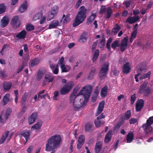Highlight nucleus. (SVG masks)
Returning <instances> with one entry per match:
<instances>
[{
  "mask_svg": "<svg viewBox=\"0 0 153 153\" xmlns=\"http://www.w3.org/2000/svg\"><path fill=\"white\" fill-rule=\"evenodd\" d=\"M27 7V2H25L20 7L19 10V11L21 13L24 12L26 10Z\"/></svg>",
  "mask_w": 153,
  "mask_h": 153,
  "instance_id": "473e14b6",
  "label": "nucleus"
},
{
  "mask_svg": "<svg viewBox=\"0 0 153 153\" xmlns=\"http://www.w3.org/2000/svg\"><path fill=\"white\" fill-rule=\"evenodd\" d=\"M106 13H105V17L107 19H109L112 13V10L110 7H108L106 11Z\"/></svg>",
  "mask_w": 153,
  "mask_h": 153,
  "instance_id": "72a5a7b5",
  "label": "nucleus"
},
{
  "mask_svg": "<svg viewBox=\"0 0 153 153\" xmlns=\"http://www.w3.org/2000/svg\"><path fill=\"white\" fill-rule=\"evenodd\" d=\"M112 40V39L111 38H110L107 40L106 44V48L108 50V51L111 50V43Z\"/></svg>",
  "mask_w": 153,
  "mask_h": 153,
  "instance_id": "a18cd8bd",
  "label": "nucleus"
},
{
  "mask_svg": "<svg viewBox=\"0 0 153 153\" xmlns=\"http://www.w3.org/2000/svg\"><path fill=\"white\" fill-rule=\"evenodd\" d=\"M59 23V22L58 21L53 22L50 24L48 28L49 29H51L55 28L58 25Z\"/></svg>",
  "mask_w": 153,
  "mask_h": 153,
  "instance_id": "a19ab883",
  "label": "nucleus"
},
{
  "mask_svg": "<svg viewBox=\"0 0 153 153\" xmlns=\"http://www.w3.org/2000/svg\"><path fill=\"white\" fill-rule=\"evenodd\" d=\"M131 104L132 105L134 104L136 99V94H134L131 97Z\"/></svg>",
  "mask_w": 153,
  "mask_h": 153,
  "instance_id": "052dcab7",
  "label": "nucleus"
},
{
  "mask_svg": "<svg viewBox=\"0 0 153 153\" xmlns=\"http://www.w3.org/2000/svg\"><path fill=\"white\" fill-rule=\"evenodd\" d=\"M59 10V7L55 6L51 8L50 13H49L47 16L48 21H50L53 19L57 15Z\"/></svg>",
  "mask_w": 153,
  "mask_h": 153,
  "instance_id": "0eeeda50",
  "label": "nucleus"
},
{
  "mask_svg": "<svg viewBox=\"0 0 153 153\" xmlns=\"http://www.w3.org/2000/svg\"><path fill=\"white\" fill-rule=\"evenodd\" d=\"M27 34L26 31L25 30H23L16 35V36L19 39H23L25 38Z\"/></svg>",
  "mask_w": 153,
  "mask_h": 153,
  "instance_id": "5701e85b",
  "label": "nucleus"
},
{
  "mask_svg": "<svg viewBox=\"0 0 153 153\" xmlns=\"http://www.w3.org/2000/svg\"><path fill=\"white\" fill-rule=\"evenodd\" d=\"M100 53V51L98 49H96L94 52L92 59L93 62H95L98 58Z\"/></svg>",
  "mask_w": 153,
  "mask_h": 153,
  "instance_id": "4c0bfd02",
  "label": "nucleus"
},
{
  "mask_svg": "<svg viewBox=\"0 0 153 153\" xmlns=\"http://www.w3.org/2000/svg\"><path fill=\"white\" fill-rule=\"evenodd\" d=\"M153 123V116L151 117L146 120V123L143 124L142 127L146 134H148L153 130L151 125Z\"/></svg>",
  "mask_w": 153,
  "mask_h": 153,
  "instance_id": "20e7f679",
  "label": "nucleus"
},
{
  "mask_svg": "<svg viewBox=\"0 0 153 153\" xmlns=\"http://www.w3.org/2000/svg\"><path fill=\"white\" fill-rule=\"evenodd\" d=\"M26 63L22 62L21 65L19 66L17 70V73H19L25 67Z\"/></svg>",
  "mask_w": 153,
  "mask_h": 153,
  "instance_id": "3c124183",
  "label": "nucleus"
},
{
  "mask_svg": "<svg viewBox=\"0 0 153 153\" xmlns=\"http://www.w3.org/2000/svg\"><path fill=\"white\" fill-rule=\"evenodd\" d=\"M34 29V27L33 25H31L30 24H28L26 26V29L29 31H31L33 30Z\"/></svg>",
  "mask_w": 153,
  "mask_h": 153,
  "instance_id": "4d7b16f0",
  "label": "nucleus"
},
{
  "mask_svg": "<svg viewBox=\"0 0 153 153\" xmlns=\"http://www.w3.org/2000/svg\"><path fill=\"white\" fill-rule=\"evenodd\" d=\"M8 45L7 44H5L4 45V46H3V48H2L0 52L1 54L2 55H3V54L4 52V49L8 48Z\"/></svg>",
  "mask_w": 153,
  "mask_h": 153,
  "instance_id": "e2e57ef3",
  "label": "nucleus"
},
{
  "mask_svg": "<svg viewBox=\"0 0 153 153\" xmlns=\"http://www.w3.org/2000/svg\"><path fill=\"white\" fill-rule=\"evenodd\" d=\"M105 39L104 36H102L98 44V46L100 48H103L105 45Z\"/></svg>",
  "mask_w": 153,
  "mask_h": 153,
  "instance_id": "c756f323",
  "label": "nucleus"
},
{
  "mask_svg": "<svg viewBox=\"0 0 153 153\" xmlns=\"http://www.w3.org/2000/svg\"><path fill=\"white\" fill-rule=\"evenodd\" d=\"M94 123L95 126L97 127H98L101 125L104 124L105 123V121L103 120H99L97 118L95 120Z\"/></svg>",
  "mask_w": 153,
  "mask_h": 153,
  "instance_id": "f704fd0d",
  "label": "nucleus"
},
{
  "mask_svg": "<svg viewBox=\"0 0 153 153\" xmlns=\"http://www.w3.org/2000/svg\"><path fill=\"white\" fill-rule=\"evenodd\" d=\"M119 73V71L116 68H115L113 70H111V74L114 76H117Z\"/></svg>",
  "mask_w": 153,
  "mask_h": 153,
  "instance_id": "de8ad7c7",
  "label": "nucleus"
},
{
  "mask_svg": "<svg viewBox=\"0 0 153 153\" xmlns=\"http://www.w3.org/2000/svg\"><path fill=\"white\" fill-rule=\"evenodd\" d=\"M137 121L136 119L132 118L129 120V123L130 124H133L136 123Z\"/></svg>",
  "mask_w": 153,
  "mask_h": 153,
  "instance_id": "338daca9",
  "label": "nucleus"
},
{
  "mask_svg": "<svg viewBox=\"0 0 153 153\" xmlns=\"http://www.w3.org/2000/svg\"><path fill=\"white\" fill-rule=\"evenodd\" d=\"M6 7L4 4H0V14L3 13L5 11Z\"/></svg>",
  "mask_w": 153,
  "mask_h": 153,
  "instance_id": "603ef678",
  "label": "nucleus"
},
{
  "mask_svg": "<svg viewBox=\"0 0 153 153\" xmlns=\"http://www.w3.org/2000/svg\"><path fill=\"white\" fill-rule=\"evenodd\" d=\"M40 59L37 58L33 59L30 61V65L32 67H33L35 65H37L39 63Z\"/></svg>",
  "mask_w": 153,
  "mask_h": 153,
  "instance_id": "ea45409f",
  "label": "nucleus"
},
{
  "mask_svg": "<svg viewBox=\"0 0 153 153\" xmlns=\"http://www.w3.org/2000/svg\"><path fill=\"white\" fill-rule=\"evenodd\" d=\"M38 113L36 112H33L29 117L28 119V122L29 125L35 123L36 120L37 118Z\"/></svg>",
  "mask_w": 153,
  "mask_h": 153,
  "instance_id": "9b49d317",
  "label": "nucleus"
},
{
  "mask_svg": "<svg viewBox=\"0 0 153 153\" xmlns=\"http://www.w3.org/2000/svg\"><path fill=\"white\" fill-rule=\"evenodd\" d=\"M7 76L6 71L5 70H1L0 71V76L1 78H4Z\"/></svg>",
  "mask_w": 153,
  "mask_h": 153,
  "instance_id": "49530a36",
  "label": "nucleus"
},
{
  "mask_svg": "<svg viewBox=\"0 0 153 153\" xmlns=\"http://www.w3.org/2000/svg\"><path fill=\"white\" fill-rule=\"evenodd\" d=\"M128 40V36L125 37L121 40L120 46V49L121 52H123L127 48Z\"/></svg>",
  "mask_w": 153,
  "mask_h": 153,
  "instance_id": "9d476101",
  "label": "nucleus"
},
{
  "mask_svg": "<svg viewBox=\"0 0 153 153\" xmlns=\"http://www.w3.org/2000/svg\"><path fill=\"white\" fill-rule=\"evenodd\" d=\"M131 115V110H128L125 113L124 119L127 120H128L130 117Z\"/></svg>",
  "mask_w": 153,
  "mask_h": 153,
  "instance_id": "79ce46f5",
  "label": "nucleus"
},
{
  "mask_svg": "<svg viewBox=\"0 0 153 153\" xmlns=\"http://www.w3.org/2000/svg\"><path fill=\"white\" fill-rule=\"evenodd\" d=\"M45 73V72L44 70L40 69L38 72L36 76V80H39L41 79L43 77Z\"/></svg>",
  "mask_w": 153,
  "mask_h": 153,
  "instance_id": "bb28decb",
  "label": "nucleus"
},
{
  "mask_svg": "<svg viewBox=\"0 0 153 153\" xmlns=\"http://www.w3.org/2000/svg\"><path fill=\"white\" fill-rule=\"evenodd\" d=\"M12 83L8 82H4L3 83L2 86L3 90L4 91H9L12 86Z\"/></svg>",
  "mask_w": 153,
  "mask_h": 153,
  "instance_id": "f3484780",
  "label": "nucleus"
},
{
  "mask_svg": "<svg viewBox=\"0 0 153 153\" xmlns=\"http://www.w3.org/2000/svg\"><path fill=\"white\" fill-rule=\"evenodd\" d=\"M131 3V0H125V1L123 3L124 5L126 6V8H128L130 6V5Z\"/></svg>",
  "mask_w": 153,
  "mask_h": 153,
  "instance_id": "bf43d9fd",
  "label": "nucleus"
},
{
  "mask_svg": "<svg viewBox=\"0 0 153 153\" xmlns=\"http://www.w3.org/2000/svg\"><path fill=\"white\" fill-rule=\"evenodd\" d=\"M148 82L144 81L140 85L139 89V92L140 94L145 93V95L146 96H148L151 92V89L149 87L147 86Z\"/></svg>",
  "mask_w": 153,
  "mask_h": 153,
  "instance_id": "423d86ee",
  "label": "nucleus"
},
{
  "mask_svg": "<svg viewBox=\"0 0 153 153\" xmlns=\"http://www.w3.org/2000/svg\"><path fill=\"white\" fill-rule=\"evenodd\" d=\"M92 90V87L91 85L84 87L79 93V95H85L90 96Z\"/></svg>",
  "mask_w": 153,
  "mask_h": 153,
  "instance_id": "1a4fd4ad",
  "label": "nucleus"
},
{
  "mask_svg": "<svg viewBox=\"0 0 153 153\" xmlns=\"http://www.w3.org/2000/svg\"><path fill=\"white\" fill-rule=\"evenodd\" d=\"M87 9L82 6L79 8V11L76 15L73 23L74 27H75L82 23L86 17Z\"/></svg>",
  "mask_w": 153,
  "mask_h": 153,
  "instance_id": "f03ea898",
  "label": "nucleus"
},
{
  "mask_svg": "<svg viewBox=\"0 0 153 153\" xmlns=\"http://www.w3.org/2000/svg\"><path fill=\"white\" fill-rule=\"evenodd\" d=\"M96 12L95 10L92 11L91 15L87 19L86 23L87 25H88L92 23L96 16Z\"/></svg>",
  "mask_w": 153,
  "mask_h": 153,
  "instance_id": "ddd939ff",
  "label": "nucleus"
},
{
  "mask_svg": "<svg viewBox=\"0 0 153 153\" xmlns=\"http://www.w3.org/2000/svg\"><path fill=\"white\" fill-rule=\"evenodd\" d=\"M92 127V125L90 124H86L85 126V129L86 131L88 132H90L91 129Z\"/></svg>",
  "mask_w": 153,
  "mask_h": 153,
  "instance_id": "864d4df0",
  "label": "nucleus"
},
{
  "mask_svg": "<svg viewBox=\"0 0 153 153\" xmlns=\"http://www.w3.org/2000/svg\"><path fill=\"white\" fill-rule=\"evenodd\" d=\"M83 96L82 97V100H83V98L84 97V100H83V102H82V104L83 105V106L85 105V102H88V101L89 99L90 98V96L87 95H82Z\"/></svg>",
  "mask_w": 153,
  "mask_h": 153,
  "instance_id": "09e8293b",
  "label": "nucleus"
},
{
  "mask_svg": "<svg viewBox=\"0 0 153 153\" xmlns=\"http://www.w3.org/2000/svg\"><path fill=\"white\" fill-rule=\"evenodd\" d=\"M134 136V131H132L129 132L127 136L126 140L127 143H131L133 139Z\"/></svg>",
  "mask_w": 153,
  "mask_h": 153,
  "instance_id": "cd10ccee",
  "label": "nucleus"
},
{
  "mask_svg": "<svg viewBox=\"0 0 153 153\" xmlns=\"http://www.w3.org/2000/svg\"><path fill=\"white\" fill-rule=\"evenodd\" d=\"M107 9H106L105 6H102L100 9V13H105V12L106 11Z\"/></svg>",
  "mask_w": 153,
  "mask_h": 153,
  "instance_id": "0e129e2a",
  "label": "nucleus"
},
{
  "mask_svg": "<svg viewBox=\"0 0 153 153\" xmlns=\"http://www.w3.org/2000/svg\"><path fill=\"white\" fill-rule=\"evenodd\" d=\"M140 19L138 16H134L133 17L129 16L126 20V22L130 24H133L138 21Z\"/></svg>",
  "mask_w": 153,
  "mask_h": 153,
  "instance_id": "dca6fc26",
  "label": "nucleus"
},
{
  "mask_svg": "<svg viewBox=\"0 0 153 153\" xmlns=\"http://www.w3.org/2000/svg\"><path fill=\"white\" fill-rule=\"evenodd\" d=\"M12 111V110L10 108H8L6 110L5 114V120H7L10 115V114Z\"/></svg>",
  "mask_w": 153,
  "mask_h": 153,
  "instance_id": "37998d69",
  "label": "nucleus"
},
{
  "mask_svg": "<svg viewBox=\"0 0 153 153\" xmlns=\"http://www.w3.org/2000/svg\"><path fill=\"white\" fill-rule=\"evenodd\" d=\"M19 17L18 16H15L13 17L11 20V25L15 28H16L19 27L20 25V23L18 20Z\"/></svg>",
  "mask_w": 153,
  "mask_h": 153,
  "instance_id": "4468645a",
  "label": "nucleus"
},
{
  "mask_svg": "<svg viewBox=\"0 0 153 153\" xmlns=\"http://www.w3.org/2000/svg\"><path fill=\"white\" fill-rule=\"evenodd\" d=\"M108 88V86L107 85H105L101 89L100 91V96L102 98L105 97L107 96Z\"/></svg>",
  "mask_w": 153,
  "mask_h": 153,
  "instance_id": "412c9836",
  "label": "nucleus"
},
{
  "mask_svg": "<svg viewBox=\"0 0 153 153\" xmlns=\"http://www.w3.org/2000/svg\"><path fill=\"white\" fill-rule=\"evenodd\" d=\"M43 14L42 12L38 13L36 14L33 17V19L36 20L40 19L42 17Z\"/></svg>",
  "mask_w": 153,
  "mask_h": 153,
  "instance_id": "c03bdc74",
  "label": "nucleus"
},
{
  "mask_svg": "<svg viewBox=\"0 0 153 153\" xmlns=\"http://www.w3.org/2000/svg\"><path fill=\"white\" fill-rule=\"evenodd\" d=\"M96 72V69L94 67L91 68V71L88 76V79L89 80L92 79L94 77Z\"/></svg>",
  "mask_w": 153,
  "mask_h": 153,
  "instance_id": "7c9ffc66",
  "label": "nucleus"
},
{
  "mask_svg": "<svg viewBox=\"0 0 153 153\" xmlns=\"http://www.w3.org/2000/svg\"><path fill=\"white\" fill-rule=\"evenodd\" d=\"M27 96L28 93L27 92H25L22 96L20 101V104L22 106L23 105H25Z\"/></svg>",
  "mask_w": 153,
  "mask_h": 153,
  "instance_id": "2f4dec72",
  "label": "nucleus"
},
{
  "mask_svg": "<svg viewBox=\"0 0 153 153\" xmlns=\"http://www.w3.org/2000/svg\"><path fill=\"white\" fill-rule=\"evenodd\" d=\"M102 141H97L95 144L94 151L95 153H99L102 146Z\"/></svg>",
  "mask_w": 153,
  "mask_h": 153,
  "instance_id": "2eb2a0df",
  "label": "nucleus"
},
{
  "mask_svg": "<svg viewBox=\"0 0 153 153\" xmlns=\"http://www.w3.org/2000/svg\"><path fill=\"white\" fill-rule=\"evenodd\" d=\"M80 40L82 42H85L87 41V38L85 36L82 35L80 36Z\"/></svg>",
  "mask_w": 153,
  "mask_h": 153,
  "instance_id": "774afa93",
  "label": "nucleus"
},
{
  "mask_svg": "<svg viewBox=\"0 0 153 153\" xmlns=\"http://www.w3.org/2000/svg\"><path fill=\"white\" fill-rule=\"evenodd\" d=\"M9 19L8 17L4 16L1 20V25L3 27H6L8 24Z\"/></svg>",
  "mask_w": 153,
  "mask_h": 153,
  "instance_id": "4be33fe9",
  "label": "nucleus"
},
{
  "mask_svg": "<svg viewBox=\"0 0 153 153\" xmlns=\"http://www.w3.org/2000/svg\"><path fill=\"white\" fill-rule=\"evenodd\" d=\"M109 66V63L107 62H105L102 65L99 72V76L101 80L106 76Z\"/></svg>",
  "mask_w": 153,
  "mask_h": 153,
  "instance_id": "39448f33",
  "label": "nucleus"
},
{
  "mask_svg": "<svg viewBox=\"0 0 153 153\" xmlns=\"http://www.w3.org/2000/svg\"><path fill=\"white\" fill-rule=\"evenodd\" d=\"M30 131L24 130L21 132V134L22 136H23L25 139V144L26 143L28 140L29 139L30 136Z\"/></svg>",
  "mask_w": 153,
  "mask_h": 153,
  "instance_id": "aec40b11",
  "label": "nucleus"
},
{
  "mask_svg": "<svg viewBox=\"0 0 153 153\" xmlns=\"http://www.w3.org/2000/svg\"><path fill=\"white\" fill-rule=\"evenodd\" d=\"M77 91L78 90H77L76 89H74L73 90V92L71 94L70 96H71L73 95V96H74L75 97H79V96L80 95H79V93L77 94H76Z\"/></svg>",
  "mask_w": 153,
  "mask_h": 153,
  "instance_id": "69168bd1",
  "label": "nucleus"
},
{
  "mask_svg": "<svg viewBox=\"0 0 153 153\" xmlns=\"http://www.w3.org/2000/svg\"><path fill=\"white\" fill-rule=\"evenodd\" d=\"M112 135V131H109L106 134L104 139V142L105 143H108L111 139Z\"/></svg>",
  "mask_w": 153,
  "mask_h": 153,
  "instance_id": "a878e982",
  "label": "nucleus"
},
{
  "mask_svg": "<svg viewBox=\"0 0 153 153\" xmlns=\"http://www.w3.org/2000/svg\"><path fill=\"white\" fill-rule=\"evenodd\" d=\"M137 33V30L136 29V30H134L133 32L131 33L130 37L135 39L136 37Z\"/></svg>",
  "mask_w": 153,
  "mask_h": 153,
  "instance_id": "680f3d73",
  "label": "nucleus"
},
{
  "mask_svg": "<svg viewBox=\"0 0 153 153\" xmlns=\"http://www.w3.org/2000/svg\"><path fill=\"white\" fill-rule=\"evenodd\" d=\"M53 76L51 74H46L45 76V80L43 81V83L46 82L48 83L52 82H53Z\"/></svg>",
  "mask_w": 153,
  "mask_h": 153,
  "instance_id": "6ab92c4d",
  "label": "nucleus"
},
{
  "mask_svg": "<svg viewBox=\"0 0 153 153\" xmlns=\"http://www.w3.org/2000/svg\"><path fill=\"white\" fill-rule=\"evenodd\" d=\"M120 46V41L118 40H115L112 43L111 48L114 50L116 48L119 47Z\"/></svg>",
  "mask_w": 153,
  "mask_h": 153,
  "instance_id": "58836bf2",
  "label": "nucleus"
},
{
  "mask_svg": "<svg viewBox=\"0 0 153 153\" xmlns=\"http://www.w3.org/2000/svg\"><path fill=\"white\" fill-rule=\"evenodd\" d=\"M120 29V27L118 24H116L112 29L111 34L113 35H115Z\"/></svg>",
  "mask_w": 153,
  "mask_h": 153,
  "instance_id": "b1692460",
  "label": "nucleus"
},
{
  "mask_svg": "<svg viewBox=\"0 0 153 153\" xmlns=\"http://www.w3.org/2000/svg\"><path fill=\"white\" fill-rule=\"evenodd\" d=\"M70 14H68L66 15L65 19H63V22L64 23H67L70 21L71 20Z\"/></svg>",
  "mask_w": 153,
  "mask_h": 153,
  "instance_id": "6e6d98bb",
  "label": "nucleus"
},
{
  "mask_svg": "<svg viewBox=\"0 0 153 153\" xmlns=\"http://www.w3.org/2000/svg\"><path fill=\"white\" fill-rule=\"evenodd\" d=\"M62 138L60 135L55 134L51 137L48 140L46 144L45 150L47 151H52L50 153H54V150L60 144Z\"/></svg>",
  "mask_w": 153,
  "mask_h": 153,
  "instance_id": "f257e3e1",
  "label": "nucleus"
},
{
  "mask_svg": "<svg viewBox=\"0 0 153 153\" xmlns=\"http://www.w3.org/2000/svg\"><path fill=\"white\" fill-rule=\"evenodd\" d=\"M105 101L103 100L101 101L99 104L97 108L103 110L105 106Z\"/></svg>",
  "mask_w": 153,
  "mask_h": 153,
  "instance_id": "5fc2aeb1",
  "label": "nucleus"
},
{
  "mask_svg": "<svg viewBox=\"0 0 153 153\" xmlns=\"http://www.w3.org/2000/svg\"><path fill=\"white\" fill-rule=\"evenodd\" d=\"M9 132L8 131H7L2 135V137L0 140V144L4 143L7 138V137Z\"/></svg>",
  "mask_w": 153,
  "mask_h": 153,
  "instance_id": "c85d7f7f",
  "label": "nucleus"
},
{
  "mask_svg": "<svg viewBox=\"0 0 153 153\" xmlns=\"http://www.w3.org/2000/svg\"><path fill=\"white\" fill-rule=\"evenodd\" d=\"M61 68L62 70V72H67L69 71L71 69L69 66L67 65L66 67L64 64L61 65Z\"/></svg>",
  "mask_w": 153,
  "mask_h": 153,
  "instance_id": "c9c22d12",
  "label": "nucleus"
},
{
  "mask_svg": "<svg viewBox=\"0 0 153 153\" xmlns=\"http://www.w3.org/2000/svg\"><path fill=\"white\" fill-rule=\"evenodd\" d=\"M144 105V101L143 100L140 99L137 100L135 105V109L137 112L141 111Z\"/></svg>",
  "mask_w": 153,
  "mask_h": 153,
  "instance_id": "f8f14e48",
  "label": "nucleus"
},
{
  "mask_svg": "<svg viewBox=\"0 0 153 153\" xmlns=\"http://www.w3.org/2000/svg\"><path fill=\"white\" fill-rule=\"evenodd\" d=\"M45 90H43V91H40L38 94V97H39L41 99H42V98H45L46 97V95H41V94L44 93L45 91Z\"/></svg>",
  "mask_w": 153,
  "mask_h": 153,
  "instance_id": "13d9d810",
  "label": "nucleus"
},
{
  "mask_svg": "<svg viewBox=\"0 0 153 153\" xmlns=\"http://www.w3.org/2000/svg\"><path fill=\"white\" fill-rule=\"evenodd\" d=\"M42 123V122L41 120L39 121L32 127L31 130H33L36 129L39 130L41 128Z\"/></svg>",
  "mask_w": 153,
  "mask_h": 153,
  "instance_id": "393cba45",
  "label": "nucleus"
},
{
  "mask_svg": "<svg viewBox=\"0 0 153 153\" xmlns=\"http://www.w3.org/2000/svg\"><path fill=\"white\" fill-rule=\"evenodd\" d=\"M70 96L69 102L70 103L73 104V109L75 111L80 110L81 108L83 106L82 102L83 100L80 97H75L74 96Z\"/></svg>",
  "mask_w": 153,
  "mask_h": 153,
  "instance_id": "7ed1b4c3",
  "label": "nucleus"
},
{
  "mask_svg": "<svg viewBox=\"0 0 153 153\" xmlns=\"http://www.w3.org/2000/svg\"><path fill=\"white\" fill-rule=\"evenodd\" d=\"M85 141V136L83 135H81L78 138V143L84 144Z\"/></svg>",
  "mask_w": 153,
  "mask_h": 153,
  "instance_id": "8fccbe9b",
  "label": "nucleus"
},
{
  "mask_svg": "<svg viewBox=\"0 0 153 153\" xmlns=\"http://www.w3.org/2000/svg\"><path fill=\"white\" fill-rule=\"evenodd\" d=\"M130 63L128 62L126 63L123 65L122 68V71L125 74H127L130 72L131 69L130 67Z\"/></svg>",
  "mask_w": 153,
  "mask_h": 153,
  "instance_id": "a211bd4d",
  "label": "nucleus"
},
{
  "mask_svg": "<svg viewBox=\"0 0 153 153\" xmlns=\"http://www.w3.org/2000/svg\"><path fill=\"white\" fill-rule=\"evenodd\" d=\"M10 95L9 94H7L4 96L3 99V105H5L9 101V98L10 97Z\"/></svg>",
  "mask_w": 153,
  "mask_h": 153,
  "instance_id": "e433bc0d",
  "label": "nucleus"
},
{
  "mask_svg": "<svg viewBox=\"0 0 153 153\" xmlns=\"http://www.w3.org/2000/svg\"><path fill=\"white\" fill-rule=\"evenodd\" d=\"M73 87L72 84L68 83L64 85L61 89L60 92L61 95H65L69 93Z\"/></svg>",
  "mask_w": 153,
  "mask_h": 153,
  "instance_id": "6e6552de",
  "label": "nucleus"
}]
</instances>
